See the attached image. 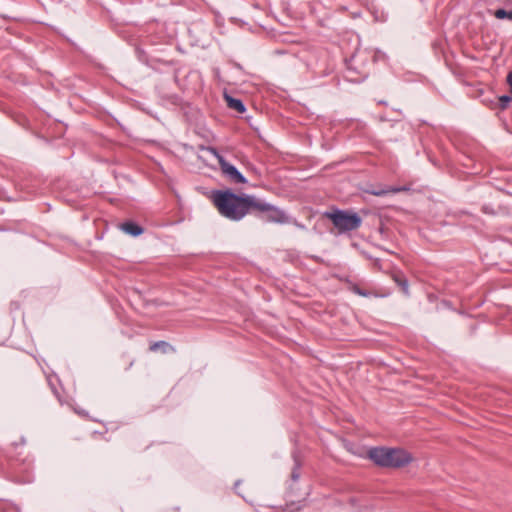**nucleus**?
<instances>
[{
  "mask_svg": "<svg viewBox=\"0 0 512 512\" xmlns=\"http://www.w3.org/2000/svg\"><path fill=\"white\" fill-rule=\"evenodd\" d=\"M211 199L218 212L232 221H239L253 211L255 202V196L237 195L231 190L214 191Z\"/></svg>",
  "mask_w": 512,
  "mask_h": 512,
  "instance_id": "f257e3e1",
  "label": "nucleus"
},
{
  "mask_svg": "<svg viewBox=\"0 0 512 512\" xmlns=\"http://www.w3.org/2000/svg\"><path fill=\"white\" fill-rule=\"evenodd\" d=\"M367 458L379 467L392 469L403 468L414 461L409 451L391 447H372L367 451Z\"/></svg>",
  "mask_w": 512,
  "mask_h": 512,
  "instance_id": "f03ea898",
  "label": "nucleus"
},
{
  "mask_svg": "<svg viewBox=\"0 0 512 512\" xmlns=\"http://www.w3.org/2000/svg\"><path fill=\"white\" fill-rule=\"evenodd\" d=\"M324 217L333 223L338 234L355 231L362 224V218L356 212L347 210L335 209L331 212H325Z\"/></svg>",
  "mask_w": 512,
  "mask_h": 512,
  "instance_id": "7ed1b4c3",
  "label": "nucleus"
},
{
  "mask_svg": "<svg viewBox=\"0 0 512 512\" xmlns=\"http://www.w3.org/2000/svg\"><path fill=\"white\" fill-rule=\"evenodd\" d=\"M253 211L263 213L264 219L267 222L278 223V224H286L289 223V217L287 214L280 208L261 201L260 199L255 197Z\"/></svg>",
  "mask_w": 512,
  "mask_h": 512,
  "instance_id": "20e7f679",
  "label": "nucleus"
},
{
  "mask_svg": "<svg viewBox=\"0 0 512 512\" xmlns=\"http://www.w3.org/2000/svg\"><path fill=\"white\" fill-rule=\"evenodd\" d=\"M207 151L216 157L218 160L222 174L234 184H244L247 182L246 178L238 171L232 164L228 163L222 155L219 154L216 148L208 147Z\"/></svg>",
  "mask_w": 512,
  "mask_h": 512,
  "instance_id": "39448f33",
  "label": "nucleus"
},
{
  "mask_svg": "<svg viewBox=\"0 0 512 512\" xmlns=\"http://www.w3.org/2000/svg\"><path fill=\"white\" fill-rule=\"evenodd\" d=\"M225 100L227 102V106L230 108V109H233L235 111H237L238 113L242 114L245 112V106L243 104V102L240 100V99H236V98H233L229 95H225Z\"/></svg>",
  "mask_w": 512,
  "mask_h": 512,
  "instance_id": "423d86ee",
  "label": "nucleus"
},
{
  "mask_svg": "<svg viewBox=\"0 0 512 512\" xmlns=\"http://www.w3.org/2000/svg\"><path fill=\"white\" fill-rule=\"evenodd\" d=\"M121 229L125 233L130 234L132 236H138V235L142 234V232H143L142 227H140L138 224H136L134 222H125V223L121 224Z\"/></svg>",
  "mask_w": 512,
  "mask_h": 512,
  "instance_id": "0eeeda50",
  "label": "nucleus"
},
{
  "mask_svg": "<svg viewBox=\"0 0 512 512\" xmlns=\"http://www.w3.org/2000/svg\"><path fill=\"white\" fill-rule=\"evenodd\" d=\"M150 351L152 352H156L158 350H162L164 353L168 352V351H173V347L170 346L167 342L165 341H157V342H154L150 345L149 347Z\"/></svg>",
  "mask_w": 512,
  "mask_h": 512,
  "instance_id": "6e6552de",
  "label": "nucleus"
},
{
  "mask_svg": "<svg viewBox=\"0 0 512 512\" xmlns=\"http://www.w3.org/2000/svg\"><path fill=\"white\" fill-rule=\"evenodd\" d=\"M393 280L397 283V285L401 288L402 292L406 295L409 294V285L407 279L399 274L393 275Z\"/></svg>",
  "mask_w": 512,
  "mask_h": 512,
  "instance_id": "1a4fd4ad",
  "label": "nucleus"
},
{
  "mask_svg": "<svg viewBox=\"0 0 512 512\" xmlns=\"http://www.w3.org/2000/svg\"><path fill=\"white\" fill-rule=\"evenodd\" d=\"M403 190H405V188L388 187V188H385V189L370 190L368 192L370 194L374 195V196H384V195L389 194V193H398V192L403 191Z\"/></svg>",
  "mask_w": 512,
  "mask_h": 512,
  "instance_id": "9d476101",
  "label": "nucleus"
},
{
  "mask_svg": "<svg viewBox=\"0 0 512 512\" xmlns=\"http://www.w3.org/2000/svg\"><path fill=\"white\" fill-rule=\"evenodd\" d=\"M494 16L497 18V19H509L512 21V10L511 11H506L504 9H497L495 12H494Z\"/></svg>",
  "mask_w": 512,
  "mask_h": 512,
  "instance_id": "9b49d317",
  "label": "nucleus"
},
{
  "mask_svg": "<svg viewBox=\"0 0 512 512\" xmlns=\"http://www.w3.org/2000/svg\"><path fill=\"white\" fill-rule=\"evenodd\" d=\"M511 101H512V96H510V95L501 96L499 98L500 108L502 110L506 109Z\"/></svg>",
  "mask_w": 512,
  "mask_h": 512,
  "instance_id": "f8f14e48",
  "label": "nucleus"
},
{
  "mask_svg": "<svg viewBox=\"0 0 512 512\" xmlns=\"http://www.w3.org/2000/svg\"><path fill=\"white\" fill-rule=\"evenodd\" d=\"M351 290H352V292H354V293H356L358 295H361V296H365L366 297L368 295V293L363 291L358 285H353L351 287Z\"/></svg>",
  "mask_w": 512,
  "mask_h": 512,
  "instance_id": "ddd939ff",
  "label": "nucleus"
},
{
  "mask_svg": "<svg viewBox=\"0 0 512 512\" xmlns=\"http://www.w3.org/2000/svg\"><path fill=\"white\" fill-rule=\"evenodd\" d=\"M374 266L380 268V261L378 259L375 260Z\"/></svg>",
  "mask_w": 512,
  "mask_h": 512,
  "instance_id": "4468645a",
  "label": "nucleus"
},
{
  "mask_svg": "<svg viewBox=\"0 0 512 512\" xmlns=\"http://www.w3.org/2000/svg\"><path fill=\"white\" fill-rule=\"evenodd\" d=\"M75 412H76L77 414H80V415H83V414H84V413H83V411H81V410H76V409H75Z\"/></svg>",
  "mask_w": 512,
  "mask_h": 512,
  "instance_id": "2eb2a0df",
  "label": "nucleus"
}]
</instances>
